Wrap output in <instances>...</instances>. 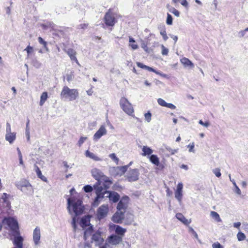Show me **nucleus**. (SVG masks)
Segmentation results:
<instances>
[{"mask_svg":"<svg viewBox=\"0 0 248 248\" xmlns=\"http://www.w3.org/2000/svg\"><path fill=\"white\" fill-rule=\"evenodd\" d=\"M68 210L70 214L74 213L75 216L73 217L72 225L74 229L76 230V216L81 214L83 212V207L82 205V202L79 199L74 197H71L67 199Z\"/></svg>","mask_w":248,"mask_h":248,"instance_id":"f257e3e1","label":"nucleus"},{"mask_svg":"<svg viewBox=\"0 0 248 248\" xmlns=\"http://www.w3.org/2000/svg\"><path fill=\"white\" fill-rule=\"evenodd\" d=\"M91 172L92 176L97 181L95 185L102 186V187L103 186L106 188H109L112 182L108 177L104 175L101 170L94 168L92 169Z\"/></svg>","mask_w":248,"mask_h":248,"instance_id":"f03ea898","label":"nucleus"},{"mask_svg":"<svg viewBox=\"0 0 248 248\" xmlns=\"http://www.w3.org/2000/svg\"><path fill=\"white\" fill-rule=\"evenodd\" d=\"M60 96L65 101H73L78 98L79 93L76 89H70L67 86H64L62 89Z\"/></svg>","mask_w":248,"mask_h":248,"instance_id":"7ed1b4c3","label":"nucleus"},{"mask_svg":"<svg viewBox=\"0 0 248 248\" xmlns=\"http://www.w3.org/2000/svg\"><path fill=\"white\" fill-rule=\"evenodd\" d=\"M2 224L5 229L10 230L13 233L14 238L19 236L17 221L13 217H5L2 220Z\"/></svg>","mask_w":248,"mask_h":248,"instance_id":"20e7f679","label":"nucleus"},{"mask_svg":"<svg viewBox=\"0 0 248 248\" xmlns=\"http://www.w3.org/2000/svg\"><path fill=\"white\" fill-rule=\"evenodd\" d=\"M90 225V218L89 217H83L80 222V226L85 230L84 239L86 240L87 237L93 233V226Z\"/></svg>","mask_w":248,"mask_h":248,"instance_id":"39448f33","label":"nucleus"},{"mask_svg":"<svg viewBox=\"0 0 248 248\" xmlns=\"http://www.w3.org/2000/svg\"><path fill=\"white\" fill-rule=\"evenodd\" d=\"M120 105L124 111L129 115H131L134 112V109L131 104L125 97H122L120 101Z\"/></svg>","mask_w":248,"mask_h":248,"instance_id":"423d86ee","label":"nucleus"},{"mask_svg":"<svg viewBox=\"0 0 248 248\" xmlns=\"http://www.w3.org/2000/svg\"><path fill=\"white\" fill-rule=\"evenodd\" d=\"M93 188L95 190V193L97 195L96 198L92 203L93 207H96L98 205L100 200L104 198V194H103V187L102 186H98L94 185Z\"/></svg>","mask_w":248,"mask_h":248,"instance_id":"0eeeda50","label":"nucleus"},{"mask_svg":"<svg viewBox=\"0 0 248 248\" xmlns=\"http://www.w3.org/2000/svg\"><path fill=\"white\" fill-rule=\"evenodd\" d=\"M5 139L10 144H12L16 139V133L12 132L11 125L8 122L6 123Z\"/></svg>","mask_w":248,"mask_h":248,"instance_id":"6e6552de","label":"nucleus"},{"mask_svg":"<svg viewBox=\"0 0 248 248\" xmlns=\"http://www.w3.org/2000/svg\"><path fill=\"white\" fill-rule=\"evenodd\" d=\"M104 239L103 233L100 231H97L93 233L92 237V243H94L97 246H100L103 243Z\"/></svg>","mask_w":248,"mask_h":248,"instance_id":"1a4fd4ad","label":"nucleus"},{"mask_svg":"<svg viewBox=\"0 0 248 248\" xmlns=\"http://www.w3.org/2000/svg\"><path fill=\"white\" fill-rule=\"evenodd\" d=\"M139 175V170L135 169L129 170L126 175V177L128 181L134 182L138 180Z\"/></svg>","mask_w":248,"mask_h":248,"instance_id":"9d476101","label":"nucleus"},{"mask_svg":"<svg viewBox=\"0 0 248 248\" xmlns=\"http://www.w3.org/2000/svg\"><path fill=\"white\" fill-rule=\"evenodd\" d=\"M16 186L18 188L22 191H25L26 190L32 191V188L30 183L26 180H21L16 183Z\"/></svg>","mask_w":248,"mask_h":248,"instance_id":"9b49d317","label":"nucleus"},{"mask_svg":"<svg viewBox=\"0 0 248 248\" xmlns=\"http://www.w3.org/2000/svg\"><path fill=\"white\" fill-rule=\"evenodd\" d=\"M105 187H103V194H104V197H108L110 201H112L113 202H117L119 200V195L118 193L115 192H110L109 191H107Z\"/></svg>","mask_w":248,"mask_h":248,"instance_id":"f8f14e48","label":"nucleus"},{"mask_svg":"<svg viewBox=\"0 0 248 248\" xmlns=\"http://www.w3.org/2000/svg\"><path fill=\"white\" fill-rule=\"evenodd\" d=\"M128 167V166H124L122 167H113L111 168L110 172L111 174L114 176H121L123 175L126 171Z\"/></svg>","mask_w":248,"mask_h":248,"instance_id":"ddd939ff","label":"nucleus"},{"mask_svg":"<svg viewBox=\"0 0 248 248\" xmlns=\"http://www.w3.org/2000/svg\"><path fill=\"white\" fill-rule=\"evenodd\" d=\"M107 240V242L112 246H116L122 242L123 239L121 236H117L116 234H112L108 236Z\"/></svg>","mask_w":248,"mask_h":248,"instance_id":"4468645a","label":"nucleus"},{"mask_svg":"<svg viewBox=\"0 0 248 248\" xmlns=\"http://www.w3.org/2000/svg\"><path fill=\"white\" fill-rule=\"evenodd\" d=\"M108 211V205H102L98 209L97 211V216L99 219H101L106 217Z\"/></svg>","mask_w":248,"mask_h":248,"instance_id":"2eb2a0df","label":"nucleus"},{"mask_svg":"<svg viewBox=\"0 0 248 248\" xmlns=\"http://www.w3.org/2000/svg\"><path fill=\"white\" fill-rule=\"evenodd\" d=\"M33 241L35 246L40 244L41 230L39 227H36L33 232Z\"/></svg>","mask_w":248,"mask_h":248,"instance_id":"dca6fc26","label":"nucleus"},{"mask_svg":"<svg viewBox=\"0 0 248 248\" xmlns=\"http://www.w3.org/2000/svg\"><path fill=\"white\" fill-rule=\"evenodd\" d=\"M104 20L106 24L108 26H113L114 25L116 20L112 13H107L104 17Z\"/></svg>","mask_w":248,"mask_h":248,"instance_id":"f3484780","label":"nucleus"},{"mask_svg":"<svg viewBox=\"0 0 248 248\" xmlns=\"http://www.w3.org/2000/svg\"><path fill=\"white\" fill-rule=\"evenodd\" d=\"M129 198L128 197H123L119 202L117 205V209L119 211H123L125 212V210L127 206Z\"/></svg>","mask_w":248,"mask_h":248,"instance_id":"a211bd4d","label":"nucleus"},{"mask_svg":"<svg viewBox=\"0 0 248 248\" xmlns=\"http://www.w3.org/2000/svg\"><path fill=\"white\" fill-rule=\"evenodd\" d=\"M183 185L182 183H179L177 186V189L175 191V197L181 203L182 202V196H183Z\"/></svg>","mask_w":248,"mask_h":248,"instance_id":"6ab92c4d","label":"nucleus"},{"mask_svg":"<svg viewBox=\"0 0 248 248\" xmlns=\"http://www.w3.org/2000/svg\"><path fill=\"white\" fill-rule=\"evenodd\" d=\"M124 213L123 211H119L115 213L112 217V220L113 222L117 223L122 222L124 218Z\"/></svg>","mask_w":248,"mask_h":248,"instance_id":"aec40b11","label":"nucleus"},{"mask_svg":"<svg viewBox=\"0 0 248 248\" xmlns=\"http://www.w3.org/2000/svg\"><path fill=\"white\" fill-rule=\"evenodd\" d=\"M107 132V131L105 126L102 125L93 135V140H98L102 136L105 135Z\"/></svg>","mask_w":248,"mask_h":248,"instance_id":"412c9836","label":"nucleus"},{"mask_svg":"<svg viewBox=\"0 0 248 248\" xmlns=\"http://www.w3.org/2000/svg\"><path fill=\"white\" fill-rule=\"evenodd\" d=\"M23 238L21 236H15L13 241V248H23Z\"/></svg>","mask_w":248,"mask_h":248,"instance_id":"4be33fe9","label":"nucleus"},{"mask_svg":"<svg viewBox=\"0 0 248 248\" xmlns=\"http://www.w3.org/2000/svg\"><path fill=\"white\" fill-rule=\"evenodd\" d=\"M8 195L6 193H3L1 197L0 198V202L2 203V206L4 207L9 208L10 203L8 201Z\"/></svg>","mask_w":248,"mask_h":248,"instance_id":"5701e85b","label":"nucleus"},{"mask_svg":"<svg viewBox=\"0 0 248 248\" xmlns=\"http://www.w3.org/2000/svg\"><path fill=\"white\" fill-rule=\"evenodd\" d=\"M181 62L183 64L185 67L193 68L194 66L193 63L188 58L184 57L180 60Z\"/></svg>","mask_w":248,"mask_h":248,"instance_id":"b1692460","label":"nucleus"},{"mask_svg":"<svg viewBox=\"0 0 248 248\" xmlns=\"http://www.w3.org/2000/svg\"><path fill=\"white\" fill-rule=\"evenodd\" d=\"M115 234H116L117 236H121V238L123 239V237L124 235V233L126 232V230L119 225H117L115 226Z\"/></svg>","mask_w":248,"mask_h":248,"instance_id":"393cba45","label":"nucleus"},{"mask_svg":"<svg viewBox=\"0 0 248 248\" xmlns=\"http://www.w3.org/2000/svg\"><path fill=\"white\" fill-rule=\"evenodd\" d=\"M85 155L87 157H89L94 161H101L102 159L93 153L91 152L89 150L85 152Z\"/></svg>","mask_w":248,"mask_h":248,"instance_id":"a878e982","label":"nucleus"},{"mask_svg":"<svg viewBox=\"0 0 248 248\" xmlns=\"http://www.w3.org/2000/svg\"><path fill=\"white\" fill-rule=\"evenodd\" d=\"M142 151L141 155L143 156L151 155L153 153V150L147 146H143L142 147Z\"/></svg>","mask_w":248,"mask_h":248,"instance_id":"bb28decb","label":"nucleus"},{"mask_svg":"<svg viewBox=\"0 0 248 248\" xmlns=\"http://www.w3.org/2000/svg\"><path fill=\"white\" fill-rule=\"evenodd\" d=\"M176 217L184 224L188 225L190 223V221L187 219L181 213L176 214Z\"/></svg>","mask_w":248,"mask_h":248,"instance_id":"cd10ccee","label":"nucleus"},{"mask_svg":"<svg viewBox=\"0 0 248 248\" xmlns=\"http://www.w3.org/2000/svg\"><path fill=\"white\" fill-rule=\"evenodd\" d=\"M67 53L70 57L71 60L75 61L77 62H78V60L76 57V51L73 49H68L67 51Z\"/></svg>","mask_w":248,"mask_h":248,"instance_id":"c85d7f7f","label":"nucleus"},{"mask_svg":"<svg viewBox=\"0 0 248 248\" xmlns=\"http://www.w3.org/2000/svg\"><path fill=\"white\" fill-rule=\"evenodd\" d=\"M150 161L154 165L158 166L159 164V159L156 155H151L149 157Z\"/></svg>","mask_w":248,"mask_h":248,"instance_id":"c756f323","label":"nucleus"},{"mask_svg":"<svg viewBox=\"0 0 248 248\" xmlns=\"http://www.w3.org/2000/svg\"><path fill=\"white\" fill-rule=\"evenodd\" d=\"M47 98H48L47 93L46 92H43L40 96V100L39 102V105L40 106H42L44 104L45 102L46 101Z\"/></svg>","mask_w":248,"mask_h":248,"instance_id":"7c9ffc66","label":"nucleus"},{"mask_svg":"<svg viewBox=\"0 0 248 248\" xmlns=\"http://www.w3.org/2000/svg\"><path fill=\"white\" fill-rule=\"evenodd\" d=\"M211 217L217 222H220L222 221L219 214L215 211H211L210 212Z\"/></svg>","mask_w":248,"mask_h":248,"instance_id":"2f4dec72","label":"nucleus"},{"mask_svg":"<svg viewBox=\"0 0 248 248\" xmlns=\"http://www.w3.org/2000/svg\"><path fill=\"white\" fill-rule=\"evenodd\" d=\"M36 172L38 177L39 178H40L42 181H43L44 182H47L46 178L42 175V172H41V170H40V169H39V168H38V167L37 168Z\"/></svg>","mask_w":248,"mask_h":248,"instance_id":"473e14b6","label":"nucleus"},{"mask_svg":"<svg viewBox=\"0 0 248 248\" xmlns=\"http://www.w3.org/2000/svg\"><path fill=\"white\" fill-rule=\"evenodd\" d=\"M187 148L188 149V152L189 153H195V143L194 142H190L188 145H187Z\"/></svg>","mask_w":248,"mask_h":248,"instance_id":"72a5a7b5","label":"nucleus"},{"mask_svg":"<svg viewBox=\"0 0 248 248\" xmlns=\"http://www.w3.org/2000/svg\"><path fill=\"white\" fill-rule=\"evenodd\" d=\"M246 236L245 234L241 232H238L237 234V238L239 241H243L246 239Z\"/></svg>","mask_w":248,"mask_h":248,"instance_id":"f704fd0d","label":"nucleus"},{"mask_svg":"<svg viewBox=\"0 0 248 248\" xmlns=\"http://www.w3.org/2000/svg\"><path fill=\"white\" fill-rule=\"evenodd\" d=\"M38 39L39 43L40 44L43 45L44 47L46 48V50L48 51V48L47 47V43H46V42L44 41L43 40V39L42 37H39Z\"/></svg>","mask_w":248,"mask_h":248,"instance_id":"c9c22d12","label":"nucleus"},{"mask_svg":"<svg viewBox=\"0 0 248 248\" xmlns=\"http://www.w3.org/2000/svg\"><path fill=\"white\" fill-rule=\"evenodd\" d=\"M109 157L112 159L117 164H118L119 159V158L116 156V155L114 153L110 154L109 155Z\"/></svg>","mask_w":248,"mask_h":248,"instance_id":"e433bc0d","label":"nucleus"},{"mask_svg":"<svg viewBox=\"0 0 248 248\" xmlns=\"http://www.w3.org/2000/svg\"><path fill=\"white\" fill-rule=\"evenodd\" d=\"M161 47L162 49L161 54L163 55H168L169 53V49L165 47V46L163 45L161 46Z\"/></svg>","mask_w":248,"mask_h":248,"instance_id":"4c0bfd02","label":"nucleus"},{"mask_svg":"<svg viewBox=\"0 0 248 248\" xmlns=\"http://www.w3.org/2000/svg\"><path fill=\"white\" fill-rule=\"evenodd\" d=\"M144 69L147 70H148V71H149L154 72V73H155V74H156L157 75H161V73L159 72L156 71L154 68H152L151 67H149L148 66L145 65Z\"/></svg>","mask_w":248,"mask_h":248,"instance_id":"58836bf2","label":"nucleus"},{"mask_svg":"<svg viewBox=\"0 0 248 248\" xmlns=\"http://www.w3.org/2000/svg\"><path fill=\"white\" fill-rule=\"evenodd\" d=\"M74 77V75L73 72H71L70 74L66 75V79L69 82L73 79Z\"/></svg>","mask_w":248,"mask_h":248,"instance_id":"ea45409f","label":"nucleus"},{"mask_svg":"<svg viewBox=\"0 0 248 248\" xmlns=\"http://www.w3.org/2000/svg\"><path fill=\"white\" fill-rule=\"evenodd\" d=\"M85 192L88 193L92 192L93 190V187L90 185H86L83 188Z\"/></svg>","mask_w":248,"mask_h":248,"instance_id":"a19ab883","label":"nucleus"},{"mask_svg":"<svg viewBox=\"0 0 248 248\" xmlns=\"http://www.w3.org/2000/svg\"><path fill=\"white\" fill-rule=\"evenodd\" d=\"M160 34L162 35L164 41H166L168 39L166 31L165 29H162L160 31Z\"/></svg>","mask_w":248,"mask_h":248,"instance_id":"79ce46f5","label":"nucleus"},{"mask_svg":"<svg viewBox=\"0 0 248 248\" xmlns=\"http://www.w3.org/2000/svg\"><path fill=\"white\" fill-rule=\"evenodd\" d=\"M144 117H145V119L146 121L147 122H148V123L150 122V121H151V119H152V114L149 111H148L147 113H146L144 114Z\"/></svg>","mask_w":248,"mask_h":248,"instance_id":"37998d69","label":"nucleus"},{"mask_svg":"<svg viewBox=\"0 0 248 248\" xmlns=\"http://www.w3.org/2000/svg\"><path fill=\"white\" fill-rule=\"evenodd\" d=\"M157 103L160 106L165 107L167 103L164 100L160 98L157 99Z\"/></svg>","mask_w":248,"mask_h":248,"instance_id":"c03bdc74","label":"nucleus"},{"mask_svg":"<svg viewBox=\"0 0 248 248\" xmlns=\"http://www.w3.org/2000/svg\"><path fill=\"white\" fill-rule=\"evenodd\" d=\"M165 149L167 151L170 153L171 155H174L178 152L177 149H172L168 146L166 147Z\"/></svg>","mask_w":248,"mask_h":248,"instance_id":"a18cd8bd","label":"nucleus"},{"mask_svg":"<svg viewBox=\"0 0 248 248\" xmlns=\"http://www.w3.org/2000/svg\"><path fill=\"white\" fill-rule=\"evenodd\" d=\"M166 23L168 25H170L172 24V17L170 15L168 14Z\"/></svg>","mask_w":248,"mask_h":248,"instance_id":"49530a36","label":"nucleus"},{"mask_svg":"<svg viewBox=\"0 0 248 248\" xmlns=\"http://www.w3.org/2000/svg\"><path fill=\"white\" fill-rule=\"evenodd\" d=\"M189 232H191L193 235L194 237L199 241L198 234L192 227H189Z\"/></svg>","mask_w":248,"mask_h":248,"instance_id":"de8ad7c7","label":"nucleus"},{"mask_svg":"<svg viewBox=\"0 0 248 248\" xmlns=\"http://www.w3.org/2000/svg\"><path fill=\"white\" fill-rule=\"evenodd\" d=\"M99 248H112V246L107 242V240H106V243L104 245L102 246H99Z\"/></svg>","mask_w":248,"mask_h":248,"instance_id":"09e8293b","label":"nucleus"},{"mask_svg":"<svg viewBox=\"0 0 248 248\" xmlns=\"http://www.w3.org/2000/svg\"><path fill=\"white\" fill-rule=\"evenodd\" d=\"M213 172L215 174V175L217 177H219L221 175L220 172V169L218 168H216L214 169L213 170Z\"/></svg>","mask_w":248,"mask_h":248,"instance_id":"8fccbe9b","label":"nucleus"},{"mask_svg":"<svg viewBox=\"0 0 248 248\" xmlns=\"http://www.w3.org/2000/svg\"><path fill=\"white\" fill-rule=\"evenodd\" d=\"M25 50H26L27 52V54H28V57L29 56L30 53H31V52H33V47L30 46H28L25 49Z\"/></svg>","mask_w":248,"mask_h":248,"instance_id":"3c124183","label":"nucleus"},{"mask_svg":"<svg viewBox=\"0 0 248 248\" xmlns=\"http://www.w3.org/2000/svg\"><path fill=\"white\" fill-rule=\"evenodd\" d=\"M212 248H224V247L219 243L217 242L212 244Z\"/></svg>","mask_w":248,"mask_h":248,"instance_id":"603ef678","label":"nucleus"},{"mask_svg":"<svg viewBox=\"0 0 248 248\" xmlns=\"http://www.w3.org/2000/svg\"><path fill=\"white\" fill-rule=\"evenodd\" d=\"M87 139V137H81L78 141V146L80 147L81 146V145L84 142V141L86 140Z\"/></svg>","mask_w":248,"mask_h":248,"instance_id":"864d4df0","label":"nucleus"},{"mask_svg":"<svg viewBox=\"0 0 248 248\" xmlns=\"http://www.w3.org/2000/svg\"><path fill=\"white\" fill-rule=\"evenodd\" d=\"M199 124L205 127H208L210 125V123H209V122L207 121L205 122H203L201 120L199 121Z\"/></svg>","mask_w":248,"mask_h":248,"instance_id":"5fc2aeb1","label":"nucleus"},{"mask_svg":"<svg viewBox=\"0 0 248 248\" xmlns=\"http://www.w3.org/2000/svg\"><path fill=\"white\" fill-rule=\"evenodd\" d=\"M170 12L177 17H179L180 16V12L174 8L172 9V11H170Z\"/></svg>","mask_w":248,"mask_h":248,"instance_id":"6e6d98bb","label":"nucleus"},{"mask_svg":"<svg viewBox=\"0 0 248 248\" xmlns=\"http://www.w3.org/2000/svg\"><path fill=\"white\" fill-rule=\"evenodd\" d=\"M166 107L170 108L171 109H174L176 108V106L171 103H167Z\"/></svg>","mask_w":248,"mask_h":248,"instance_id":"4d7b16f0","label":"nucleus"},{"mask_svg":"<svg viewBox=\"0 0 248 248\" xmlns=\"http://www.w3.org/2000/svg\"><path fill=\"white\" fill-rule=\"evenodd\" d=\"M129 46L134 50L137 49L138 48V45L135 43H130Z\"/></svg>","mask_w":248,"mask_h":248,"instance_id":"13d9d810","label":"nucleus"},{"mask_svg":"<svg viewBox=\"0 0 248 248\" xmlns=\"http://www.w3.org/2000/svg\"><path fill=\"white\" fill-rule=\"evenodd\" d=\"M141 47L142 48H143V49L147 52L148 51V47H147V45L144 43V42H142L141 43Z\"/></svg>","mask_w":248,"mask_h":248,"instance_id":"bf43d9fd","label":"nucleus"},{"mask_svg":"<svg viewBox=\"0 0 248 248\" xmlns=\"http://www.w3.org/2000/svg\"><path fill=\"white\" fill-rule=\"evenodd\" d=\"M181 3L183 6H185V7H187L188 6V2L186 1V0H182Z\"/></svg>","mask_w":248,"mask_h":248,"instance_id":"052dcab7","label":"nucleus"},{"mask_svg":"<svg viewBox=\"0 0 248 248\" xmlns=\"http://www.w3.org/2000/svg\"><path fill=\"white\" fill-rule=\"evenodd\" d=\"M25 134H26V136L27 138V140L29 141L30 140V129H27L26 130Z\"/></svg>","mask_w":248,"mask_h":248,"instance_id":"680f3d73","label":"nucleus"},{"mask_svg":"<svg viewBox=\"0 0 248 248\" xmlns=\"http://www.w3.org/2000/svg\"><path fill=\"white\" fill-rule=\"evenodd\" d=\"M235 187V192L238 195H240L241 193V191L238 186L236 185V186H234Z\"/></svg>","mask_w":248,"mask_h":248,"instance_id":"e2e57ef3","label":"nucleus"},{"mask_svg":"<svg viewBox=\"0 0 248 248\" xmlns=\"http://www.w3.org/2000/svg\"><path fill=\"white\" fill-rule=\"evenodd\" d=\"M137 65L138 67L142 68V69H144L145 68V66L146 65H144L143 64V63H141V62H137Z\"/></svg>","mask_w":248,"mask_h":248,"instance_id":"0e129e2a","label":"nucleus"},{"mask_svg":"<svg viewBox=\"0 0 248 248\" xmlns=\"http://www.w3.org/2000/svg\"><path fill=\"white\" fill-rule=\"evenodd\" d=\"M240 225L241 223L240 222H235L233 223V227L237 229H239Z\"/></svg>","mask_w":248,"mask_h":248,"instance_id":"69168bd1","label":"nucleus"},{"mask_svg":"<svg viewBox=\"0 0 248 248\" xmlns=\"http://www.w3.org/2000/svg\"><path fill=\"white\" fill-rule=\"evenodd\" d=\"M243 229L247 232H248V223H244L243 224Z\"/></svg>","mask_w":248,"mask_h":248,"instance_id":"338daca9","label":"nucleus"},{"mask_svg":"<svg viewBox=\"0 0 248 248\" xmlns=\"http://www.w3.org/2000/svg\"><path fill=\"white\" fill-rule=\"evenodd\" d=\"M170 37L174 41L175 43H176L178 40V37L176 35H173L170 34Z\"/></svg>","mask_w":248,"mask_h":248,"instance_id":"774afa93","label":"nucleus"}]
</instances>
